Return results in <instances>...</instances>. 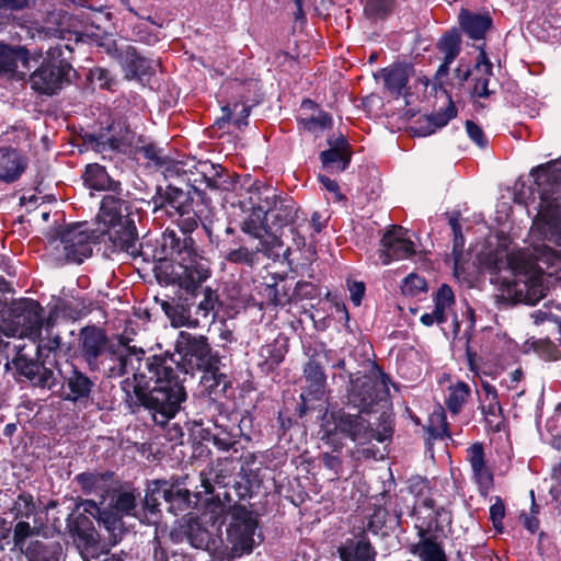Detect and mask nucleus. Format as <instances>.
<instances>
[{"label": "nucleus", "mask_w": 561, "mask_h": 561, "mask_svg": "<svg viewBox=\"0 0 561 561\" xmlns=\"http://www.w3.org/2000/svg\"><path fill=\"white\" fill-rule=\"evenodd\" d=\"M431 529V524L426 526V529L420 527L421 539L412 546L411 552L417 556L420 561H447L443 547L433 537L425 536Z\"/></svg>", "instance_id": "29"}, {"label": "nucleus", "mask_w": 561, "mask_h": 561, "mask_svg": "<svg viewBox=\"0 0 561 561\" xmlns=\"http://www.w3.org/2000/svg\"><path fill=\"white\" fill-rule=\"evenodd\" d=\"M505 516V506L501 497L496 496L495 502L490 507V519L493 524L494 529L496 533L502 534L503 533V524L502 520Z\"/></svg>", "instance_id": "53"}, {"label": "nucleus", "mask_w": 561, "mask_h": 561, "mask_svg": "<svg viewBox=\"0 0 561 561\" xmlns=\"http://www.w3.org/2000/svg\"><path fill=\"white\" fill-rule=\"evenodd\" d=\"M307 386L304 392L300 394L301 399V414L306 410L311 409L309 402L312 400H321L324 394L325 381H306Z\"/></svg>", "instance_id": "47"}, {"label": "nucleus", "mask_w": 561, "mask_h": 561, "mask_svg": "<svg viewBox=\"0 0 561 561\" xmlns=\"http://www.w3.org/2000/svg\"><path fill=\"white\" fill-rule=\"evenodd\" d=\"M459 24L470 38L479 41L484 38L486 31L492 26V19L489 14L462 10L459 14Z\"/></svg>", "instance_id": "31"}, {"label": "nucleus", "mask_w": 561, "mask_h": 561, "mask_svg": "<svg viewBox=\"0 0 561 561\" xmlns=\"http://www.w3.org/2000/svg\"><path fill=\"white\" fill-rule=\"evenodd\" d=\"M467 460L472 470V477L478 484L481 495L486 496L493 486V474L485 463L483 445L474 443L467 449Z\"/></svg>", "instance_id": "19"}, {"label": "nucleus", "mask_w": 561, "mask_h": 561, "mask_svg": "<svg viewBox=\"0 0 561 561\" xmlns=\"http://www.w3.org/2000/svg\"><path fill=\"white\" fill-rule=\"evenodd\" d=\"M427 290V283L422 277L414 273L408 275L401 285V291L404 296L416 297Z\"/></svg>", "instance_id": "48"}, {"label": "nucleus", "mask_w": 561, "mask_h": 561, "mask_svg": "<svg viewBox=\"0 0 561 561\" xmlns=\"http://www.w3.org/2000/svg\"><path fill=\"white\" fill-rule=\"evenodd\" d=\"M405 234L407 231L401 226H392L383 233L379 250V260L382 265L409 259L415 253L414 243Z\"/></svg>", "instance_id": "14"}, {"label": "nucleus", "mask_w": 561, "mask_h": 561, "mask_svg": "<svg viewBox=\"0 0 561 561\" xmlns=\"http://www.w3.org/2000/svg\"><path fill=\"white\" fill-rule=\"evenodd\" d=\"M466 360L469 369L473 371L476 375H490L493 373L491 367H488L484 364H482L481 357L478 356V353H466Z\"/></svg>", "instance_id": "55"}, {"label": "nucleus", "mask_w": 561, "mask_h": 561, "mask_svg": "<svg viewBox=\"0 0 561 561\" xmlns=\"http://www.w3.org/2000/svg\"><path fill=\"white\" fill-rule=\"evenodd\" d=\"M168 171L180 178L198 195L205 194L207 190L225 191L230 185L229 173L220 164H214L208 160H179L173 162Z\"/></svg>", "instance_id": "6"}, {"label": "nucleus", "mask_w": 561, "mask_h": 561, "mask_svg": "<svg viewBox=\"0 0 561 561\" xmlns=\"http://www.w3.org/2000/svg\"><path fill=\"white\" fill-rule=\"evenodd\" d=\"M162 249L165 255L171 256L178 263L187 260L197 251L193 238L186 231L170 229L163 232Z\"/></svg>", "instance_id": "20"}, {"label": "nucleus", "mask_w": 561, "mask_h": 561, "mask_svg": "<svg viewBox=\"0 0 561 561\" xmlns=\"http://www.w3.org/2000/svg\"><path fill=\"white\" fill-rule=\"evenodd\" d=\"M519 293L524 294V301L527 305H536L546 295L543 285L536 278L530 283L525 282L524 288H520Z\"/></svg>", "instance_id": "50"}, {"label": "nucleus", "mask_w": 561, "mask_h": 561, "mask_svg": "<svg viewBox=\"0 0 561 561\" xmlns=\"http://www.w3.org/2000/svg\"><path fill=\"white\" fill-rule=\"evenodd\" d=\"M230 523L227 527V540L234 556L251 553L255 546L257 519L245 506L233 504L229 506Z\"/></svg>", "instance_id": "10"}, {"label": "nucleus", "mask_w": 561, "mask_h": 561, "mask_svg": "<svg viewBox=\"0 0 561 561\" xmlns=\"http://www.w3.org/2000/svg\"><path fill=\"white\" fill-rule=\"evenodd\" d=\"M93 382L83 374L75 371L67 380L68 392L64 399L68 401H82L89 398Z\"/></svg>", "instance_id": "36"}, {"label": "nucleus", "mask_w": 561, "mask_h": 561, "mask_svg": "<svg viewBox=\"0 0 561 561\" xmlns=\"http://www.w3.org/2000/svg\"><path fill=\"white\" fill-rule=\"evenodd\" d=\"M373 415L357 411L352 413L345 409L334 411L325 423L328 436L348 438L359 445L367 444L373 439L380 443L390 439L393 434L392 413L383 411L373 422Z\"/></svg>", "instance_id": "5"}, {"label": "nucleus", "mask_w": 561, "mask_h": 561, "mask_svg": "<svg viewBox=\"0 0 561 561\" xmlns=\"http://www.w3.org/2000/svg\"><path fill=\"white\" fill-rule=\"evenodd\" d=\"M137 501L133 492L118 491L114 492L111 496L108 508L100 507L92 500H82L77 504L79 510L78 516L75 517L72 527L79 537H82L89 542L94 541L93 538V523L91 518L95 519L100 526H103L110 534V540L116 543L121 540L124 533L122 517L124 515H134Z\"/></svg>", "instance_id": "3"}, {"label": "nucleus", "mask_w": 561, "mask_h": 561, "mask_svg": "<svg viewBox=\"0 0 561 561\" xmlns=\"http://www.w3.org/2000/svg\"><path fill=\"white\" fill-rule=\"evenodd\" d=\"M251 210V214L241 224L244 237L251 238L254 241H268V239L275 238L277 240V249H282L284 245L283 234H277L268 229L267 216L265 214Z\"/></svg>", "instance_id": "23"}, {"label": "nucleus", "mask_w": 561, "mask_h": 561, "mask_svg": "<svg viewBox=\"0 0 561 561\" xmlns=\"http://www.w3.org/2000/svg\"><path fill=\"white\" fill-rule=\"evenodd\" d=\"M322 462L325 468L334 471L335 474L339 473V471L341 469V465H342L340 457L329 454V453L323 454Z\"/></svg>", "instance_id": "62"}, {"label": "nucleus", "mask_w": 561, "mask_h": 561, "mask_svg": "<svg viewBox=\"0 0 561 561\" xmlns=\"http://www.w3.org/2000/svg\"><path fill=\"white\" fill-rule=\"evenodd\" d=\"M222 115L215 121L218 128H224L226 123L233 122L239 128L248 124L250 107L244 104L236 103L233 107L229 104L221 107Z\"/></svg>", "instance_id": "38"}, {"label": "nucleus", "mask_w": 561, "mask_h": 561, "mask_svg": "<svg viewBox=\"0 0 561 561\" xmlns=\"http://www.w3.org/2000/svg\"><path fill=\"white\" fill-rule=\"evenodd\" d=\"M470 387L463 381H458L456 385L448 388V396L445 400V404L448 411L453 414H458L465 402L470 396Z\"/></svg>", "instance_id": "40"}, {"label": "nucleus", "mask_w": 561, "mask_h": 561, "mask_svg": "<svg viewBox=\"0 0 561 561\" xmlns=\"http://www.w3.org/2000/svg\"><path fill=\"white\" fill-rule=\"evenodd\" d=\"M466 130L470 139L478 145L480 148H484L488 144L486 138L484 137V133L480 126H478L472 121L466 122Z\"/></svg>", "instance_id": "56"}, {"label": "nucleus", "mask_w": 561, "mask_h": 561, "mask_svg": "<svg viewBox=\"0 0 561 561\" xmlns=\"http://www.w3.org/2000/svg\"><path fill=\"white\" fill-rule=\"evenodd\" d=\"M27 161L16 149L0 147V181L12 183L25 171Z\"/></svg>", "instance_id": "25"}, {"label": "nucleus", "mask_w": 561, "mask_h": 561, "mask_svg": "<svg viewBox=\"0 0 561 561\" xmlns=\"http://www.w3.org/2000/svg\"><path fill=\"white\" fill-rule=\"evenodd\" d=\"M319 181L329 192L333 193L339 201L343 199L337 182L325 175H319Z\"/></svg>", "instance_id": "64"}, {"label": "nucleus", "mask_w": 561, "mask_h": 561, "mask_svg": "<svg viewBox=\"0 0 561 561\" xmlns=\"http://www.w3.org/2000/svg\"><path fill=\"white\" fill-rule=\"evenodd\" d=\"M134 334L133 329L126 328L124 332L118 336V343L121 346H124L126 351H144L142 347H137L136 345H129V343L133 341L131 335Z\"/></svg>", "instance_id": "61"}, {"label": "nucleus", "mask_w": 561, "mask_h": 561, "mask_svg": "<svg viewBox=\"0 0 561 561\" xmlns=\"http://www.w3.org/2000/svg\"><path fill=\"white\" fill-rule=\"evenodd\" d=\"M531 174L540 194L533 227L558 249L537 244L530 259L536 272L553 274L561 270V164L549 162L534 169Z\"/></svg>", "instance_id": "2"}, {"label": "nucleus", "mask_w": 561, "mask_h": 561, "mask_svg": "<svg viewBox=\"0 0 561 561\" xmlns=\"http://www.w3.org/2000/svg\"><path fill=\"white\" fill-rule=\"evenodd\" d=\"M476 68L478 71L481 72V76L474 79L472 94L478 98H488L492 93L489 90V81L492 76L493 65L488 59L484 50L480 51L477 59Z\"/></svg>", "instance_id": "35"}, {"label": "nucleus", "mask_w": 561, "mask_h": 561, "mask_svg": "<svg viewBox=\"0 0 561 561\" xmlns=\"http://www.w3.org/2000/svg\"><path fill=\"white\" fill-rule=\"evenodd\" d=\"M434 309L421 316V322L426 325L443 324L453 316L451 308L455 304L454 291L448 285H442L434 297Z\"/></svg>", "instance_id": "22"}, {"label": "nucleus", "mask_w": 561, "mask_h": 561, "mask_svg": "<svg viewBox=\"0 0 561 561\" xmlns=\"http://www.w3.org/2000/svg\"><path fill=\"white\" fill-rule=\"evenodd\" d=\"M64 48L69 53L72 50L67 44L48 48L47 57L30 76L28 82L32 90L39 94L54 95L70 82L73 69L64 57Z\"/></svg>", "instance_id": "7"}, {"label": "nucleus", "mask_w": 561, "mask_h": 561, "mask_svg": "<svg viewBox=\"0 0 561 561\" xmlns=\"http://www.w3.org/2000/svg\"><path fill=\"white\" fill-rule=\"evenodd\" d=\"M356 374L358 376L351 378L347 389V407L369 415H380L383 411L392 413L389 401L390 378L375 359H368L363 370Z\"/></svg>", "instance_id": "4"}, {"label": "nucleus", "mask_w": 561, "mask_h": 561, "mask_svg": "<svg viewBox=\"0 0 561 561\" xmlns=\"http://www.w3.org/2000/svg\"><path fill=\"white\" fill-rule=\"evenodd\" d=\"M183 267V283L187 290L193 291L199 284L210 276L209 263L198 252H194L187 260L179 262Z\"/></svg>", "instance_id": "26"}, {"label": "nucleus", "mask_w": 561, "mask_h": 561, "mask_svg": "<svg viewBox=\"0 0 561 561\" xmlns=\"http://www.w3.org/2000/svg\"><path fill=\"white\" fill-rule=\"evenodd\" d=\"M306 381H325L322 368L314 360H310L305 367Z\"/></svg>", "instance_id": "58"}, {"label": "nucleus", "mask_w": 561, "mask_h": 561, "mask_svg": "<svg viewBox=\"0 0 561 561\" xmlns=\"http://www.w3.org/2000/svg\"><path fill=\"white\" fill-rule=\"evenodd\" d=\"M163 486L165 490V502L167 503L176 505L178 508H180V510L188 507L191 493L187 489L180 488L179 484L169 485V483L167 481H163Z\"/></svg>", "instance_id": "43"}, {"label": "nucleus", "mask_w": 561, "mask_h": 561, "mask_svg": "<svg viewBox=\"0 0 561 561\" xmlns=\"http://www.w3.org/2000/svg\"><path fill=\"white\" fill-rule=\"evenodd\" d=\"M113 473L105 472H82L76 476L75 480L80 485L85 494L100 493L102 494L108 488V482L112 480Z\"/></svg>", "instance_id": "34"}, {"label": "nucleus", "mask_w": 561, "mask_h": 561, "mask_svg": "<svg viewBox=\"0 0 561 561\" xmlns=\"http://www.w3.org/2000/svg\"><path fill=\"white\" fill-rule=\"evenodd\" d=\"M125 205L126 201L124 199V194H106L102 198L100 210L96 216L99 224L103 226L102 229L111 228L130 219L122 213Z\"/></svg>", "instance_id": "24"}, {"label": "nucleus", "mask_w": 561, "mask_h": 561, "mask_svg": "<svg viewBox=\"0 0 561 561\" xmlns=\"http://www.w3.org/2000/svg\"><path fill=\"white\" fill-rule=\"evenodd\" d=\"M34 534V528L27 522H19L13 529V543L21 551H25V540Z\"/></svg>", "instance_id": "52"}, {"label": "nucleus", "mask_w": 561, "mask_h": 561, "mask_svg": "<svg viewBox=\"0 0 561 561\" xmlns=\"http://www.w3.org/2000/svg\"><path fill=\"white\" fill-rule=\"evenodd\" d=\"M114 56L123 67L127 79L140 80L154 71V61L140 55L131 45L115 47Z\"/></svg>", "instance_id": "15"}, {"label": "nucleus", "mask_w": 561, "mask_h": 561, "mask_svg": "<svg viewBox=\"0 0 561 561\" xmlns=\"http://www.w3.org/2000/svg\"><path fill=\"white\" fill-rule=\"evenodd\" d=\"M135 134L130 130L126 119L118 117L96 134L87 138L90 148L101 154L111 152H125L134 142Z\"/></svg>", "instance_id": "11"}, {"label": "nucleus", "mask_w": 561, "mask_h": 561, "mask_svg": "<svg viewBox=\"0 0 561 561\" xmlns=\"http://www.w3.org/2000/svg\"><path fill=\"white\" fill-rule=\"evenodd\" d=\"M186 538L192 547L196 549H204L208 546L210 534L208 530L197 522H192L187 526Z\"/></svg>", "instance_id": "45"}, {"label": "nucleus", "mask_w": 561, "mask_h": 561, "mask_svg": "<svg viewBox=\"0 0 561 561\" xmlns=\"http://www.w3.org/2000/svg\"><path fill=\"white\" fill-rule=\"evenodd\" d=\"M42 354L15 353L11 365L20 376L27 378L34 386L51 389L57 383L59 373L47 366L46 359H42Z\"/></svg>", "instance_id": "12"}, {"label": "nucleus", "mask_w": 561, "mask_h": 561, "mask_svg": "<svg viewBox=\"0 0 561 561\" xmlns=\"http://www.w3.org/2000/svg\"><path fill=\"white\" fill-rule=\"evenodd\" d=\"M394 0H366L364 12L373 20L383 19L393 8Z\"/></svg>", "instance_id": "46"}, {"label": "nucleus", "mask_w": 561, "mask_h": 561, "mask_svg": "<svg viewBox=\"0 0 561 561\" xmlns=\"http://www.w3.org/2000/svg\"><path fill=\"white\" fill-rule=\"evenodd\" d=\"M457 115L455 105L450 102L448 106L443 111L438 112L430 117V122L434 124L435 128L444 127L448 122Z\"/></svg>", "instance_id": "54"}, {"label": "nucleus", "mask_w": 561, "mask_h": 561, "mask_svg": "<svg viewBox=\"0 0 561 561\" xmlns=\"http://www.w3.org/2000/svg\"><path fill=\"white\" fill-rule=\"evenodd\" d=\"M80 341L82 351H101L105 343V335L99 328L85 327L81 330Z\"/></svg>", "instance_id": "42"}, {"label": "nucleus", "mask_w": 561, "mask_h": 561, "mask_svg": "<svg viewBox=\"0 0 561 561\" xmlns=\"http://www.w3.org/2000/svg\"><path fill=\"white\" fill-rule=\"evenodd\" d=\"M28 50L22 46L11 47L0 44V76L24 80L25 71L19 70L20 65L23 69L28 70Z\"/></svg>", "instance_id": "17"}, {"label": "nucleus", "mask_w": 561, "mask_h": 561, "mask_svg": "<svg viewBox=\"0 0 561 561\" xmlns=\"http://www.w3.org/2000/svg\"><path fill=\"white\" fill-rule=\"evenodd\" d=\"M351 300L355 306H359L365 294V285L362 282L348 283Z\"/></svg>", "instance_id": "59"}, {"label": "nucleus", "mask_w": 561, "mask_h": 561, "mask_svg": "<svg viewBox=\"0 0 561 561\" xmlns=\"http://www.w3.org/2000/svg\"><path fill=\"white\" fill-rule=\"evenodd\" d=\"M203 295L204 297L198 302L196 314L203 318H207L218 305V295L208 287L203 290Z\"/></svg>", "instance_id": "51"}, {"label": "nucleus", "mask_w": 561, "mask_h": 561, "mask_svg": "<svg viewBox=\"0 0 561 561\" xmlns=\"http://www.w3.org/2000/svg\"><path fill=\"white\" fill-rule=\"evenodd\" d=\"M60 545H46L39 540L32 541L24 551L28 561H59Z\"/></svg>", "instance_id": "37"}, {"label": "nucleus", "mask_w": 561, "mask_h": 561, "mask_svg": "<svg viewBox=\"0 0 561 561\" xmlns=\"http://www.w3.org/2000/svg\"><path fill=\"white\" fill-rule=\"evenodd\" d=\"M413 73V67L408 64H394L382 70L385 87L394 96H400Z\"/></svg>", "instance_id": "30"}, {"label": "nucleus", "mask_w": 561, "mask_h": 561, "mask_svg": "<svg viewBox=\"0 0 561 561\" xmlns=\"http://www.w3.org/2000/svg\"><path fill=\"white\" fill-rule=\"evenodd\" d=\"M213 444L220 450H229L236 445L234 438L229 434H215L213 436Z\"/></svg>", "instance_id": "60"}, {"label": "nucleus", "mask_w": 561, "mask_h": 561, "mask_svg": "<svg viewBox=\"0 0 561 561\" xmlns=\"http://www.w3.org/2000/svg\"><path fill=\"white\" fill-rule=\"evenodd\" d=\"M39 304L32 299L14 302L3 332L8 336L27 337L37 342L42 334L43 319Z\"/></svg>", "instance_id": "9"}, {"label": "nucleus", "mask_w": 561, "mask_h": 561, "mask_svg": "<svg viewBox=\"0 0 561 561\" xmlns=\"http://www.w3.org/2000/svg\"><path fill=\"white\" fill-rule=\"evenodd\" d=\"M84 183L93 190L105 191L110 194L123 195V187L119 181L108 175L105 168L99 164H89L83 174Z\"/></svg>", "instance_id": "28"}, {"label": "nucleus", "mask_w": 561, "mask_h": 561, "mask_svg": "<svg viewBox=\"0 0 561 561\" xmlns=\"http://www.w3.org/2000/svg\"><path fill=\"white\" fill-rule=\"evenodd\" d=\"M387 511L382 507H378L375 510L374 514L370 516L367 528L373 533H378L386 524Z\"/></svg>", "instance_id": "57"}, {"label": "nucleus", "mask_w": 561, "mask_h": 561, "mask_svg": "<svg viewBox=\"0 0 561 561\" xmlns=\"http://www.w3.org/2000/svg\"><path fill=\"white\" fill-rule=\"evenodd\" d=\"M321 162L327 168H335L342 172L351 162V152L341 151L339 148H330L320 154Z\"/></svg>", "instance_id": "41"}, {"label": "nucleus", "mask_w": 561, "mask_h": 561, "mask_svg": "<svg viewBox=\"0 0 561 561\" xmlns=\"http://www.w3.org/2000/svg\"><path fill=\"white\" fill-rule=\"evenodd\" d=\"M151 202L154 211L164 209L171 216L175 214L181 217L190 215L191 203L188 192H184L174 185H168L165 191L159 190Z\"/></svg>", "instance_id": "16"}, {"label": "nucleus", "mask_w": 561, "mask_h": 561, "mask_svg": "<svg viewBox=\"0 0 561 561\" xmlns=\"http://www.w3.org/2000/svg\"><path fill=\"white\" fill-rule=\"evenodd\" d=\"M297 208L295 202L287 196H282L273 203L271 210L265 213L268 221V229L277 234L285 236V229L291 227L295 221Z\"/></svg>", "instance_id": "21"}, {"label": "nucleus", "mask_w": 561, "mask_h": 561, "mask_svg": "<svg viewBox=\"0 0 561 561\" xmlns=\"http://www.w3.org/2000/svg\"><path fill=\"white\" fill-rule=\"evenodd\" d=\"M437 49L447 62H454L461 50L460 32L456 28L446 32L437 42Z\"/></svg>", "instance_id": "39"}, {"label": "nucleus", "mask_w": 561, "mask_h": 561, "mask_svg": "<svg viewBox=\"0 0 561 561\" xmlns=\"http://www.w3.org/2000/svg\"><path fill=\"white\" fill-rule=\"evenodd\" d=\"M100 238L103 234H107L108 240L113 245L131 256H136L139 253L140 243L136 233V227L131 219L125 220L118 225H115L107 229L99 228Z\"/></svg>", "instance_id": "18"}, {"label": "nucleus", "mask_w": 561, "mask_h": 561, "mask_svg": "<svg viewBox=\"0 0 561 561\" xmlns=\"http://www.w3.org/2000/svg\"><path fill=\"white\" fill-rule=\"evenodd\" d=\"M259 253L278 255L277 240L272 238L268 241H254L251 238L238 237L224 257L229 263L253 266L259 261Z\"/></svg>", "instance_id": "13"}, {"label": "nucleus", "mask_w": 561, "mask_h": 561, "mask_svg": "<svg viewBox=\"0 0 561 561\" xmlns=\"http://www.w3.org/2000/svg\"><path fill=\"white\" fill-rule=\"evenodd\" d=\"M99 239L98 229H91L88 222H76L58 229L50 238L49 244L58 257L80 264L91 256L92 244Z\"/></svg>", "instance_id": "8"}, {"label": "nucleus", "mask_w": 561, "mask_h": 561, "mask_svg": "<svg viewBox=\"0 0 561 561\" xmlns=\"http://www.w3.org/2000/svg\"><path fill=\"white\" fill-rule=\"evenodd\" d=\"M165 501V490L163 481L156 480L148 484L145 495V505L148 510L153 511L159 504L160 500Z\"/></svg>", "instance_id": "49"}, {"label": "nucleus", "mask_w": 561, "mask_h": 561, "mask_svg": "<svg viewBox=\"0 0 561 561\" xmlns=\"http://www.w3.org/2000/svg\"><path fill=\"white\" fill-rule=\"evenodd\" d=\"M342 561H375L376 551L370 542L364 538L347 539L340 548Z\"/></svg>", "instance_id": "32"}, {"label": "nucleus", "mask_w": 561, "mask_h": 561, "mask_svg": "<svg viewBox=\"0 0 561 561\" xmlns=\"http://www.w3.org/2000/svg\"><path fill=\"white\" fill-rule=\"evenodd\" d=\"M66 30L58 26V27H51V26H43L39 30V35L45 38H65Z\"/></svg>", "instance_id": "63"}, {"label": "nucleus", "mask_w": 561, "mask_h": 561, "mask_svg": "<svg viewBox=\"0 0 561 561\" xmlns=\"http://www.w3.org/2000/svg\"><path fill=\"white\" fill-rule=\"evenodd\" d=\"M10 511L15 519L30 518L36 511L33 495L28 493L19 494Z\"/></svg>", "instance_id": "44"}, {"label": "nucleus", "mask_w": 561, "mask_h": 561, "mask_svg": "<svg viewBox=\"0 0 561 561\" xmlns=\"http://www.w3.org/2000/svg\"><path fill=\"white\" fill-rule=\"evenodd\" d=\"M248 195L251 209L263 214L268 213L273 203H276V199L279 197V194L274 187L261 183L251 185Z\"/></svg>", "instance_id": "33"}, {"label": "nucleus", "mask_w": 561, "mask_h": 561, "mask_svg": "<svg viewBox=\"0 0 561 561\" xmlns=\"http://www.w3.org/2000/svg\"><path fill=\"white\" fill-rule=\"evenodd\" d=\"M232 471L233 466L230 459L225 458L217 460L208 473H201V482L204 493H214V485L226 489L230 484Z\"/></svg>", "instance_id": "27"}, {"label": "nucleus", "mask_w": 561, "mask_h": 561, "mask_svg": "<svg viewBox=\"0 0 561 561\" xmlns=\"http://www.w3.org/2000/svg\"><path fill=\"white\" fill-rule=\"evenodd\" d=\"M154 386L139 396L141 404L152 412L156 424L163 426L174 417L186 399V392L176 371L203 373L202 385L210 392L221 383L226 387V374L220 371L217 353H156L148 363Z\"/></svg>", "instance_id": "1"}]
</instances>
